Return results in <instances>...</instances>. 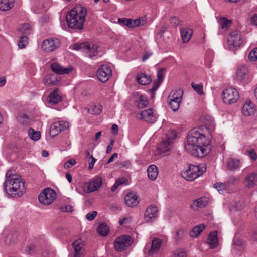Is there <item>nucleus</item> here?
I'll return each mask as SVG.
<instances>
[{
	"label": "nucleus",
	"instance_id": "6e6552de",
	"mask_svg": "<svg viewBox=\"0 0 257 257\" xmlns=\"http://www.w3.org/2000/svg\"><path fill=\"white\" fill-rule=\"evenodd\" d=\"M222 94L224 103L229 105L235 103L239 98L238 91L231 87L224 89Z\"/></svg>",
	"mask_w": 257,
	"mask_h": 257
},
{
	"label": "nucleus",
	"instance_id": "72a5a7b5",
	"mask_svg": "<svg viewBox=\"0 0 257 257\" xmlns=\"http://www.w3.org/2000/svg\"><path fill=\"white\" fill-rule=\"evenodd\" d=\"M18 238V233L17 232H10L6 236L5 242L8 245H12L15 243Z\"/></svg>",
	"mask_w": 257,
	"mask_h": 257
},
{
	"label": "nucleus",
	"instance_id": "5701e85b",
	"mask_svg": "<svg viewBox=\"0 0 257 257\" xmlns=\"http://www.w3.org/2000/svg\"><path fill=\"white\" fill-rule=\"evenodd\" d=\"M172 146V142L169 137H166L163 139L161 143L159 149L161 152H166L169 151Z\"/></svg>",
	"mask_w": 257,
	"mask_h": 257
},
{
	"label": "nucleus",
	"instance_id": "bf43d9fd",
	"mask_svg": "<svg viewBox=\"0 0 257 257\" xmlns=\"http://www.w3.org/2000/svg\"><path fill=\"white\" fill-rule=\"evenodd\" d=\"M35 246L32 244H30L26 247V252L28 254H31L34 251Z\"/></svg>",
	"mask_w": 257,
	"mask_h": 257
},
{
	"label": "nucleus",
	"instance_id": "6e6d98bb",
	"mask_svg": "<svg viewBox=\"0 0 257 257\" xmlns=\"http://www.w3.org/2000/svg\"><path fill=\"white\" fill-rule=\"evenodd\" d=\"M59 128V131L62 132L66 130L68 127V123L62 121L58 122Z\"/></svg>",
	"mask_w": 257,
	"mask_h": 257
},
{
	"label": "nucleus",
	"instance_id": "39448f33",
	"mask_svg": "<svg viewBox=\"0 0 257 257\" xmlns=\"http://www.w3.org/2000/svg\"><path fill=\"white\" fill-rule=\"evenodd\" d=\"M98 46L92 43L87 42L76 43L73 45V49L76 50H82L85 53H87V56L90 58H93L97 55L98 52Z\"/></svg>",
	"mask_w": 257,
	"mask_h": 257
},
{
	"label": "nucleus",
	"instance_id": "2eb2a0df",
	"mask_svg": "<svg viewBox=\"0 0 257 257\" xmlns=\"http://www.w3.org/2000/svg\"><path fill=\"white\" fill-rule=\"evenodd\" d=\"M102 179L99 177L95 178L93 180L88 184H85L87 187V190L85 191L86 193H90L98 190L102 185Z\"/></svg>",
	"mask_w": 257,
	"mask_h": 257
},
{
	"label": "nucleus",
	"instance_id": "c756f323",
	"mask_svg": "<svg viewBox=\"0 0 257 257\" xmlns=\"http://www.w3.org/2000/svg\"><path fill=\"white\" fill-rule=\"evenodd\" d=\"M147 172L149 178L152 181H154L156 179L158 175V168L155 165H151L148 168Z\"/></svg>",
	"mask_w": 257,
	"mask_h": 257
},
{
	"label": "nucleus",
	"instance_id": "a211bd4d",
	"mask_svg": "<svg viewBox=\"0 0 257 257\" xmlns=\"http://www.w3.org/2000/svg\"><path fill=\"white\" fill-rule=\"evenodd\" d=\"M209 199L207 197H201L193 201L191 207L194 210H198L207 206Z\"/></svg>",
	"mask_w": 257,
	"mask_h": 257
},
{
	"label": "nucleus",
	"instance_id": "f257e3e1",
	"mask_svg": "<svg viewBox=\"0 0 257 257\" xmlns=\"http://www.w3.org/2000/svg\"><path fill=\"white\" fill-rule=\"evenodd\" d=\"M205 133L201 128H193L188 135L186 148L194 156L203 157L211 149L210 138L205 136Z\"/></svg>",
	"mask_w": 257,
	"mask_h": 257
},
{
	"label": "nucleus",
	"instance_id": "f704fd0d",
	"mask_svg": "<svg viewBox=\"0 0 257 257\" xmlns=\"http://www.w3.org/2000/svg\"><path fill=\"white\" fill-rule=\"evenodd\" d=\"M248 69L245 65L241 66L237 71L236 77L237 79L242 80L245 79L248 73Z\"/></svg>",
	"mask_w": 257,
	"mask_h": 257
},
{
	"label": "nucleus",
	"instance_id": "052dcab7",
	"mask_svg": "<svg viewBox=\"0 0 257 257\" xmlns=\"http://www.w3.org/2000/svg\"><path fill=\"white\" fill-rule=\"evenodd\" d=\"M62 212H72L73 211V207L70 205L62 206L60 208Z\"/></svg>",
	"mask_w": 257,
	"mask_h": 257
},
{
	"label": "nucleus",
	"instance_id": "f3484780",
	"mask_svg": "<svg viewBox=\"0 0 257 257\" xmlns=\"http://www.w3.org/2000/svg\"><path fill=\"white\" fill-rule=\"evenodd\" d=\"M246 187L251 188L257 185V173L253 172L248 174L244 180Z\"/></svg>",
	"mask_w": 257,
	"mask_h": 257
},
{
	"label": "nucleus",
	"instance_id": "680f3d73",
	"mask_svg": "<svg viewBox=\"0 0 257 257\" xmlns=\"http://www.w3.org/2000/svg\"><path fill=\"white\" fill-rule=\"evenodd\" d=\"M214 187L216 188L218 191L219 190H223L225 189L226 186L225 184L222 183H217L214 184Z\"/></svg>",
	"mask_w": 257,
	"mask_h": 257
},
{
	"label": "nucleus",
	"instance_id": "4d7b16f0",
	"mask_svg": "<svg viewBox=\"0 0 257 257\" xmlns=\"http://www.w3.org/2000/svg\"><path fill=\"white\" fill-rule=\"evenodd\" d=\"M89 162V169L91 170L93 168L94 164L96 162V160L93 156H90L89 159L87 160Z\"/></svg>",
	"mask_w": 257,
	"mask_h": 257
},
{
	"label": "nucleus",
	"instance_id": "e2e57ef3",
	"mask_svg": "<svg viewBox=\"0 0 257 257\" xmlns=\"http://www.w3.org/2000/svg\"><path fill=\"white\" fill-rule=\"evenodd\" d=\"M128 180L126 178L122 177L117 179L115 182L117 184H118L119 186L122 184H126V182Z\"/></svg>",
	"mask_w": 257,
	"mask_h": 257
},
{
	"label": "nucleus",
	"instance_id": "de8ad7c7",
	"mask_svg": "<svg viewBox=\"0 0 257 257\" xmlns=\"http://www.w3.org/2000/svg\"><path fill=\"white\" fill-rule=\"evenodd\" d=\"M187 253L183 249H177L174 252V257H186Z\"/></svg>",
	"mask_w": 257,
	"mask_h": 257
},
{
	"label": "nucleus",
	"instance_id": "58836bf2",
	"mask_svg": "<svg viewBox=\"0 0 257 257\" xmlns=\"http://www.w3.org/2000/svg\"><path fill=\"white\" fill-rule=\"evenodd\" d=\"M28 135L30 139L34 141H37L41 137V133L39 131H36L32 127L29 128Z\"/></svg>",
	"mask_w": 257,
	"mask_h": 257
},
{
	"label": "nucleus",
	"instance_id": "f03ea898",
	"mask_svg": "<svg viewBox=\"0 0 257 257\" xmlns=\"http://www.w3.org/2000/svg\"><path fill=\"white\" fill-rule=\"evenodd\" d=\"M87 11L85 7L80 5H76L67 15L66 21L68 27L71 29H83Z\"/></svg>",
	"mask_w": 257,
	"mask_h": 257
},
{
	"label": "nucleus",
	"instance_id": "49530a36",
	"mask_svg": "<svg viewBox=\"0 0 257 257\" xmlns=\"http://www.w3.org/2000/svg\"><path fill=\"white\" fill-rule=\"evenodd\" d=\"M184 235V231L182 229L177 230L176 231L174 239L175 241L178 243L183 238Z\"/></svg>",
	"mask_w": 257,
	"mask_h": 257
},
{
	"label": "nucleus",
	"instance_id": "c85d7f7f",
	"mask_svg": "<svg viewBox=\"0 0 257 257\" xmlns=\"http://www.w3.org/2000/svg\"><path fill=\"white\" fill-rule=\"evenodd\" d=\"M183 95V91L182 90L179 89L175 91H172L169 96V101L174 100L175 101L181 102Z\"/></svg>",
	"mask_w": 257,
	"mask_h": 257
},
{
	"label": "nucleus",
	"instance_id": "9d476101",
	"mask_svg": "<svg viewBox=\"0 0 257 257\" xmlns=\"http://www.w3.org/2000/svg\"><path fill=\"white\" fill-rule=\"evenodd\" d=\"M112 75V70L107 65H102L99 68L96 73L98 80L103 82H106Z\"/></svg>",
	"mask_w": 257,
	"mask_h": 257
},
{
	"label": "nucleus",
	"instance_id": "423d86ee",
	"mask_svg": "<svg viewBox=\"0 0 257 257\" xmlns=\"http://www.w3.org/2000/svg\"><path fill=\"white\" fill-rule=\"evenodd\" d=\"M133 242V239L130 235H124L116 238L114 247L116 250L121 252L126 250Z\"/></svg>",
	"mask_w": 257,
	"mask_h": 257
},
{
	"label": "nucleus",
	"instance_id": "0eeeda50",
	"mask_svg": "<svg viewBox=\"0 0 257 257\" xmlns=\"http://www.w3.org/2000/svg\"><path fill=\"white\" fill-rule=\"evenodd\" d=\"M57 196L55 190L50 188H47L44 189L38 196L39 202L44 205H49L51 204L56 199Z\"/></svg>",
	"mask_w": 257,
	"mask_h": 257
},
{
	"label": "nucleus",
	"instance_id": "4468645a",
	"mask_svg": "<svg viewBox=\"0 0 257 257\" xmlns=\"http://www.w3.org/2000/svg\"><path fill=\"white\" fill-rule=\"evenodd\" d=\"M162 241L158 238H154L152 240L151 245H146L145 247L144 251H145L148 249V255L152 256L154 254L158 252L161 246L162 245Z\"/></svg>",
	"mask_w": 257,
	"mask_h": 257
},
{
	"label": "nucleus",
	"instance_id": "69168bd1",
	"mask_svg": "<svg viewBox=\"0 0 257 257\" xmlns=\"http://www.w3.org/2000/svg\"><path fill=\"white\" fill-rule=\"evenodd\" d=\"M120 167L129 168L131 166V162L128 160L124 161L119 163Z\"/></svg>",
	"mask_w": 257,
	"mask_h": 257
},
{
	"label": "nucleus",
	"instance_id": "412c9836",
	"mask_svg": "<svg viewBox=\"0 0 257 257\" xmlns=\"http://www.w3.org/2000/svg\"><path fill=\"white\" fill-rule=\"evenodd\" d=\"M124 201L126 205L130 207L136 206L139 203L138 197L134 193H128L125 197Z\"/></svg>",
	"mask_w": 257,
	"mask_h": 257
},
{
	"label": "nucleus",
	"instance_id": "bb28decb",
	"mask_svg": "<svg viewBox=\"0 0 257 257\" xmlns=\"http://www.w3.org/2000/svg\"><path fill=\"white\" fill-rule=\"evenodd\" d=\"M180 33L182 41L183 42L186 43L190 39L193 34V30L188 28H181Z\"/></svg>",
	"mask_w": 257,
	"mask_h": 257
},
{
	"label": "nucleus",
	"instance_id": "e433bc0d",
	"mask_svg": "<svg viewBox=\"0 0 257 257\" xmlns=\"http://www.w3.org/2000/svg\"><path fill=\"white\" fill-rule=\"evenodd\" d=\"M19 30L21 32L23 36H27L32 33V27L28 23L23 24L19 28Z\"/></svg>",
	"mask_w": 257,
	"mask_h": 257
},
{
	"label": "nucleus",
	"instance_id": "5fc2aeb1",
	"mask_svg": "<svg viewBox=\"0 0 257 257\" xmlns=\"http://www.w3.org/2000/svg\"><path fill=\"white\" fill-rule=\"evenodd\" d=\"M232 244L234 246L243 247L245 243L240 239L234 238L232 242Z\"/></svg>",
	"mask_w": 257,
	"mask_h": 257
},
{
	"label": "nucleus",
	"instance_id": "8fccbe9b",
	"mask_svg": "<svg viewBox=\"0 0 257 257\" xmlns=\"http://www.w3.org/2000/svg\"><path fill=\"white\" fill-rule=\"evenodd\" d=\"M19 176H20L15 173H13L12 170H8L5 175V181H7L8 179H12V178H15Z\"/></svg>",
	"mask_w": 257,
	"mask_h": 257
},
{
	"label": "nucleus",
	"instance_id": "9b49d317",
	"mask_svg": "<svg viewBox=\"0 0 257 257\" xmlns=\"http://www.w3.org/2000/svg\"><path fill=\"white\" fill-rule=\"evenodd\" d=\"M227 41L228 45L233 48L239 47L243 43L241 35L237 30H234L230 33Z\"/></svg>",
	"mask_w": 257,
	"mask_h": 257
},
{
	"label": "nucleus",
	"instance_id": "a878e982",
	"mask_svg": "<svg viewBox=\"0 0 257 257\" xmlns=\"http://www.w3.org/2000/svg\"><path fill=\"white\" fill-rule=\"evenodd\" d=\"M146 23V20L144 18H140L135 20L127 19L126 26L129 28H134L136 26H143Z\"/></svg>",
	"mask_w": 257,
	"mask_h": 257
},
{
	"label": "nucleus",
	"instance_id": "ea45409f",
	"mask_svg": "<svg viewBox=\"0 0 257 257\" xmlns=\"http://www.w3.org/2000/svg\"><path fill=\"white\" fill-rule=\"evenodd\" d=\"M101 111V106L95 105H91L88 110L89 113L93 115H98L100 113Z\"/></svg>",
	"mask_w": 257,
	"mask_h": 257
},
{
	"label": "nucleus",
	"instance_id": "4be33fe9",
	"mask_svg": "<svg viewBox=\"0 0 257 257\" xmlns=\"http://www.w3.org/2000/svg\"><path fill=\"white\" fill-rule=\"evenodd\" d=\"M255 111L254 104L249 100L246 101L242 108V112L244 115L249 116L253 114Z\"/></svg>",
	"mask_w": 257,
	"mask_h": 257
},
{
	"label": "nucleus",
	"instance_id": "b1692460",
	"mask_svg": "<svg viewBox=\"0 0 257 257\" xmlns=\"http://www.w3.org/2000/svg\"><path fill=\"white\" fill-rule=\"evenodd\" d=\"M158 210L157 207L155 206H150L147 208L145 216L147 218L148 221H151L152 219L155 218L157 216Z\"/></svg>",
	"mask_w": 257,
	"mask_h": 257
},
{
	"label": "nucleus",
	"instance_id": "864d4df0",
	"mask_svg": "<svg viewBox=\"0 0 257 257\" xmlns=\"http://www.w3.org/2000/svg\"><path fill=\"white\" fill-rule=\"evenodd\" d=\"M76 163V161L74 159H69L67 161H66L64 165V167L65 169L70 168L72 167L73 165H74Z\"/></svg>",
	"mask_w": 257,
	"mask_h": 257
},
{
	"label": "nucleus",
	"instance_id": "f8f14e48",
	"mask_svg": "<svg viewBox=\"0 0 257 257\" xmlns=\"http://www.w3.org/2000/svg\"><path fill=\"white\" fill-rule=\"evenodd\" d=\"M137 117L139 119H143L149 123H153L157 120V115L154 112L153 109L149 108L137 113Z\"/></svg>",
	"mask_w": 257,
	"mask_h": 257
},
{
	"label": "nucleus",
	"instance_id": "2f4dec72",
	"mask_svg": "<svg viewBox=\"0 0 257 257\" xmlns=\"http://www.w3.org/2000/svg\"><path fill=\"white\" fill-rule=\"evenodd\" d=\"M148 104L149 102L147 98L143 95H139L135 101V105L139 109L146 107Z\"/></svg>",
	"mask_w": 257,
	"mask_h": 257
},
{
	"label": "nucleus",
	"instance_id": "79ce46f5",
	"mask_svg": "<svg viewBox=\"0 0 257 257\" xmlns=\"http://www.w3.org/2000/svg\"><path fill=\"white\" fill-rule=\"evenodd\" d=\"M231 21L228 20L225 17L220 19L219 23L222 29H228L231 25Z\"/></svg>",
	"mask_w": 257,
	"mask_h": 257
},
{
	"label": "nucleus",
	"instance_id": "13d9d810",
	"mask_svg": "<svg viewBox=\"0 0 257 257\" xmlns=\"http://www.w3.org/2000/svg\"><path fill=\"white\" fill-rule=\"evenodd\" d=\"M97 214V212H96V211H93L92 212H89L86 215V217L87 220H88L89 221H92L95 218Z\"/></svg>",
	"mask_w": 257,
	"mask_h": 257
},
{
	"label": "nucleus",
	"instance_id": "473e14b6",
	"mask_svg": "<svg viewBox=\"0 0 257 257\" xmlns=\"http://www.w3.org/2000/svg\"><path fill=\"white\" fill-rule=\"evenodd\" d=\"M15 0H0V10L6 11L11 9L14 4Z\"/></svg>",
	"mask_w": 257,
	"mask_h": 257
},
{
	"label": "nucleus",
	"instance_id": "1a4fd4ad",
	"mask_svg": "<svg viewBox=\"0 0 257 257\" xmlns=\"http://www.w3.org/2000/svg\"><path fill=\"white\" fill-rule=\"evenodd\" d=\"M61 45L60 40L59 39L53 38H48L43 41L42 48L47 52H51L58 49Z\"/></svg>",
	"mask_w": 257,
	"mask_h": 257
},
{
	"label": "nucleus",
	"instance_id": "aec40b11",
	"mask_svg": "<svg viewBox=\"0 0 257 257\" xmlns=\"http://www.w3.org/2000/svg\"><path fill=\"white\" fill-rule=\"evenodd\" d=\"M59 91V89L56 88L50 93L48 98L49 103L56 105L61 101V97L58 93Z\"/></svg>",
	"mask_w": 257,
	"mask_h": 257
},
{
	"label": "nucleus",
	"instance_id": "20e7f679",
	"mask_svg": "<svg viewBox=\"0 0 257 257\" xmlns=\"http://www.w3.org/2000/svg\"><path fill=\"white\" fill-rule=\"evenodd\" d=\"M206 170L205 164L195 166L188 165L181 172L183 178L188 181H193L203 174Z\"/></svg>",
	"mask_w": 257,
	"mask_h": 257
},
{
	"label": "nucleus",
	"instance_id": "6ab92c4d",
	"mask_svg": "<svg viewBox=\"0 0 257 257\" xmlns=\"http://www.w3.org/2000/svg\"><path fill=\"white\" fill-rule=\"evenodd\" d=\"M51 68L53 72L58 74H69L72 70V68H63L57 63H52L51 65Z\"/></svg>",
	"mask_w": 257,
	"mask_h": 257
},
{
	"label": "nucleus",
	"instance_id": "ddd939ff",
	"mask_svg": "<svg viewBox=\"0 0 257 257\" xmlns=\"http://www.w3.org/2000/svg\"><path fill=\"white\" fill-rule=\"evenodd\" d=\"M203 125L197 128H201L205 133V136H208L215 129V124L214 119L209 116H206L203 120Z\"/></svg>",
	"mask_w": 257,
	"mask_h": 257
},
{
	"label": "nucleus",
	"instance_id": "338daca9",
	"mask_svg": "<svg viewBox=\"0 0 257 257\" xmlns=\"http://www.w3.org/2000/svg\"><path fill=\"white\" fill-rule=\"evenodd\" d=\"M52 81V77L51 75H48L43 80V82L45 85L48 86Z\"/></svg>",
	"mask_w": 257,
	"mask_h": 257
},
{
	"label": "nucleus",
	"instance_id": "dca6fc26",
	"mask_svg": "<svg viewBox=\"0 0 257 257\" xmlns=\"http://www.w3.org/2000/svg\"><path fill=\"white\" fill-rule=\"evenodd\" d=\"M74 250L73 257H84L85 249L81 240H77L72 243Z\"/></svg>",
	"mask_w": 257,
	"mask_h": 257
},
{
	"label": "nucleus",
	"instance_id": "3c124183",
	"mask_svg": "<svg viewBox=\"0 0 257 257\" xmlns=\"http://www.w3.org/2000/svg\"><path fill=\"white\" fill-rule=\"evenodd\" d=\"M164 70H165L164 68L159 69L158 70V71L157 72V79L156 80H158L160 82L163 81V78H164Z\"/></svg>",
	"mask_w": 257,
	"mask_h": 257
},
{
	"label": "nucleus",
	"instance_id": "7ed1b4c3",
	"mask_svg": "<svg viewBox=\"0 0 257 257\" xmlns=\"http://www.w3.org/2000/svg\"><path fill=\"white\" fill-rule=\"evenodd\" d=\"M4 189L5 193L10 197L19 198L25 192V182L21 176L12 179L5 181Z\"/></svg>",
	"mask_w": 257,
	"mask_h": 257
},
{
	"label": "nucleus",
	"instance_id": "4c0bfd02",
	"mask_svg": "<svg viewBox=\"0 0 257 257\" xmlns=\"http://www.w3.org/2000/svg\"><path fill=\"white\" fill-rule=\"evenodd\" d=\"M204 228L205 225L203 224L197 225L191 231L190 233V236L192 237H197Z\"/></svg>",
	"mask_w": 257,
	"mask_h": 257
},
{
	"label": "nucleus",
	"instance_id": "a18cd8bd",
	"mask_svg": "<svg viewBox=\"0 0 257 257\" xmlns=\"http://www.w3.org/2000/svg\"><path fill=\"white\" fill-rule=\"evenodd\" d=\"M181 102L175 101L174 100L169 101V106L172 109L173 111H176L178 110L180 107Z\"/></svg>",
	"mask_w": 257,
	"mask_h": 257
},
{
	"label": "nucleus",
	"instance_id": "7c9ffc66",
	"mask_svg": "<svg viewBox=\"0 0 257 257\" xmlns=\"http://www.w3.org/2000/svg\"><path fill=\"white\" fill-rule=\"evenodd\" d=\"M151 77L145 73H141L137 78V81L141 85H146L150 84L151 82Z\"/></svg>",
	"mask_w": 257,
	"mask_h": 257
},
{
	"label": "nucleus",
	"instance_id": "c03bdc74",
	"mask_svg": "<svg viewBox=\"0 0 257 257\" xmlns=\"http://www.w3.org/2000/svg\"><path fill=\"white\" fill-rule=\"evenodd\" d=\"M192 87L193 89L199 95L203 94V85L201 83L195 84L192 83L191 84Z\"/></svg>",
	"mask_w": 257,
	"mask_h": 257
},
{
	"label": "nucleus",
	"instance_id": "c9c22d12",
	"mask_svg": "<svg viewBox=\"0 0 257 257\" xmlns=\"http://www.w3.org/2000/svg\"><path fill=\"white\" fill-rule=\"evenodd\" d=\"M109 232V226L104 222L100 224L97 228L98 233L102 236H106Z\"/></svg>",
	"mask_w": 257,
	"mask_h": 257
},
{
	"label": "nucleus",
	"instance_id": "09e8293b",
	"mask_svg": "<svg viewBox=\"0 0 257 257\" xmlns=\"http://www.w3.org/2000/svg\"><path fill=\"white\" fill-rule=\"evenodd\" d=\"M248 58L251 61L257 60V47L254 48L249 54Z\"/></svg>",
	"mask_w": 257,
	"mask_h": 257
},
{
	"label": "nucleus",
	"instance_id": "603ef678",
	"mask_svg": "<svg viewBox=\"0 0 257 257\" xmlns=\"http://www.w3.org/2000/svg\"><path fill=\"white\" fill-rule=\"evenodd\" d=\"M246 154L249 156V158L253 160L257 159V154L254 149L248 150L246 151Z\"/></svg>",
	"mask_w": 257,
	"mask_h": 257
},
{
	"label": "nucleus",
	"instance_id": "37998d69",
	"mask_svg": "<svg viewBox=\"0 0 257 257\" xmlns=\"http://www.w3.org/2000/svg\"><path fill=\"white\" fill-rule=\"evenodd\" d=\"M28 44V37L27 36H21L18 45L20 49H23L26 47Z\"/></svg>",
	"mask_w": 257,
	"mask_h": 257
},
{
	"label": "nucleus",
	"instance_id": "393cba45",
	"mask_svg": "<svg viewBox=\"0 0 257 257\" xmlns=\"http://www.w3.org/2000/svg\"><path fill=\"white\" fill-rule=\"evenodd\" d=\"M227 167L228 170L235 171L239 168L240 162L239 160L234 158H229L226 162Z\"/></svg>",
	"mask_w": 257,
	"mask_h": 257
},
{
	"label": "nucleus",
	"instance_id": "0e129e2a",
	"mask_svg": "<svg viewBox=\"0 0 257 257\" xmlns=\"http://www.w3.org/2000/svg\"><path fill=\"white\" fill-rule=\"evenodd\" d=\"M170 22L171 24H172L174 26H176L180 24V21L179 20V18L177 17H172L170 19Z\"/></svg>",
	"mask_w": 257,
	"mask_h": 257
},
{
	"label": "nucleus",
	"instance_id": "cd10ccee",
	"mask_svg": "<svg viewBox=\"0 0 257 257\" xmlns=\"http://www.w3.org/2000/svg\"><path fill=\"white\" fill-rule=\"evenodd\" d=\"M207 242L211 248H214L217 246L218 240L216 231H213L209 234L207 238Z\"/></svg>",
	"mask_w": 257,
	"mask_h": 257
},
{
	"label": "nucleus",
	"instance_id": "a19ab883",
	"mask_svg": "<svg viewBox=\"0 0 257 257\" xmlns=\"http://www.w3.org/2000/svg\"><path fill=\"white\" fill-rule=\"evenodd\" d=\"M59 123H54L52 124H51L50 128V134L51 135L53 136H55L57 135L60 131H59V128L58 126Z\"/></svg>",
	"mask_w": 257,
	"mask_h": 257
},
{
	"label": "nucleus",
	"instance_id": "774afa93",
	"mask_svg": "<svg viewBox=\"0 0 257 257\" xmlns=\"http://www.w3.org/2000/svg\"><path fill=\"white\" fill-rule=\"evenodd\" d=\"M250 238L253 241L257 240V229L253 230L250 236Z\"/></svg>",
	"mask_w": 257,
	"mask_h": 257
}]
</instances>
